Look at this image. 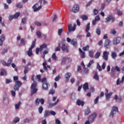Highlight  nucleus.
<instances>
[{"instance_id": "obj_39", "label": "nucleus", "mask_w": 124, "mask_h": 124, "mask_svg": "<svg viewBox=\"0 0 124 124\" xmlns=\"http://www.w3.org/2000/svg\"><path fill=\"white\" fill-rule=\"evenodd\" d=\"M96 33L98 35H100V33H101V31H100V29L98 28L96 29Z\"/></svg>"}, {"instance_id": "obj_8", "label": "nucleus", "mask_w": 124, "mask_h": 124, "mask_svg": "<svg viewBox=\"0 0 124 124\" xmlns=\"http://www.w3.org/2000/svg\"><path fill=\"white\" fill-rule=\"evenodd\" d=\"M38 5V3H36L32 6L34 12H36V11H38V10H40V9H41L42 6H40L38 7H37Z\"/></svg>"}, {"instance_id": "obj_55", "label": "nucleus", "mask_w": 124, "mask_h": 124, "mask_svg": "<svg viewBox=\"0 0 124 124\" xmlns=\"http://www.w3.org/2000/svg\"><path fill=\"white\" fill-rule=\"evenodd\" d=\"M35 103L36 105H37V106H38V105H39L40 101H39V98H37L35 100Z\"/></svg>"}, {"instance_id": "obj_59", "label": "nucleus", "mask_w": 124, "mask_h": 124, "mask_svg": "<svg viewBox=\"0 0 124 124\" xmlns=\"http://www.w3.org/2000/svg\"><path fill=\"white\" fill-rule=\"evenodd\" d=\"M39 101L42 105H43V104H44V102H45V100L43 98L39 99Z\"/></svg>"}, {"instance_id": "obj_16", "label": "nucleus", "mask_w": 124, "mask_h": 124, "mask_svg": "<svg viewBox=\"0 0 124 124\" xmlns=\"http://www.w3.org/2000/svg\"><path fill=\"white\" fill-rule=\"evenodd\" d=\"M78 50L80 54L81 58H82V59H84V58L86 57V53L80 48L78 49Z\"/></svg>"}, {"instance_id": "obj_1", "label": "nucleus", "mask_w": 124, "mask_h": 124, "mask_svg": "<svg viewBox=\"0 0 124 124\" xmlns=\"http://www.w3.org/2000/svg\"><path fill=\"white\" fill-rule=\"evenodd\" d=\"M31 80L33 81V83L31 84V92L30 95L32 96L34 94H35L37 93L38 89L36 88L37 87V82L34 81V76L32 75L31 76Z\"/></svg>"}, {"instance_id": "obj_20", "label": "nucleus", "mask_w": 124, "mask_h": 124, "mask_svg": "<svg viewBox=\"0 0 124 124\" xmlns=\"http://www.w3.org/2000/svg\"><path fill=\"white\" fill-rule=\"evenodd\" d=\"M83 89L84 92L89 90V83L88 82L85 83L83 85Z\"/></svg>"}, {"instance_id": "obj_18", "label": "nucleus", "mask_w": 124, "mask_h": 124, "mask_svg": "<svg viewBox=\"0 0 124 124\" xmlns=\"http://www.w3.org/2000/svg\"><path fill=\"white\" fill-rule=\"evenodd\" d=\"M77 104L78 106H84V104H85V102L81 101L80 99H78L77 101Z\"/></svg>"}, {"instance_id": "obj_64", "label": "nucleus", "mask_w": 124, "mask_h": 124, "mask_svg": "<svg viewBox=\"0 0 124 124\" xmlns=\"http://www.w3.org/2000/svg\"><path fill=\"white\" fill-rule=\"evenodd\" d=\"M93 13L94 15H97L98 13V10H96V9H94L93 10Z\"/></svg>"}, {"instance_id": "obj_42", "label": "nucleus", "mask_w": 124, "mask_h": 124, "mask_svg": "<svg viewBox=\"0 0 124 124\" xmlns=\"http://www.w3.org/2000/svg\"><path fill=\"white\" fill-rule=\"evenodd\" d=\"M20 44L21 45H23V46H25L26 45V42L25 41V40H24L23 38H22L20 40Z\"/></svg>"}, {"instance_id": "obj_31", "label": "nucleus", "mask_w": 124, "mask_h": 124, "mask_svg": "<svg viewBox=\"0 0 124 124\" xmlns=\"http://www.w3.org/2000/svg\"><path fill=\"white\" fill-rule=\"evenodd\" d=\"M43 65L45 70H46V71H48V69H47V66H46V65H47V62H44L43 63Z\"/></svg>"}, {"instance_id": "obj_21", "label": "nucleus", "mask_w": 124, "mask_h": 124, "mask_svg": "<svg viewBox=\"0 0 124 124\" xmlns=\"http://www.w3.org/2000/svg\"><path fill=\"white\" fill-rule=\"evenodd\" d=\"M66 63V57H63L61 60V65H65Z\"/></svg>"}, {"instance_id": "obj_46", "label": "nucleus", "mask_w": 124, "mask_h": 124, "mask_svg": "<svg viewBox=\"0 0 124 124\" xmlns=\"http://www.w3.org/2000/svg\"><path fill=\"white\" fill-rule=\"evenodd\" d=\"M90 31V23H88L86 26V29L85 30L86 32H88Z\"/></svg>"}, {"instance_id": "obj_41", "label": "nucleus", "mask_w": 124, "mask_h": 124, "mask_svg": "<svg viewBox=\"0 0 124 124\" xmlns=\"http://www.w3.org/2000/svg\"><path fill=\"white\" fill-rule=\"evenodd\" d=\"M71 43L72 44V45H75L76 44H77V40L75 39H73L71 41Z\"/></svg>"}, {"instance_id": "obj_12", "label": "nucleus", "mask_w": 124, "mask_h": 124, "mask_svg": "<svg viewBox=\"0 0 124 124\" xmlns=\"http://www.w3.org/2000/svg\"><path fill=\"white\" fill-rule=\"evenodd\" d=\"M72 11L74 13H76L79 11V6L78 5H74L72 8Z\"/></svg>"}, {"instance_id": "obj_63", "label": "nucleus", "mask_w": 124, "mask_h": 124, "mask_svg": "<svg viewBox=\"0 0 124 124\" xmlns=\"http://www.w3.org/2000/svg\"><path fill=\"white\" fill-rule=\"evenodd\" d=\"M49 94H55V90L51 89L49 92Z\"/></svg>"}, {"instance_id": "obj_43", "label": "nucleus", "mask_w": 124, "mask_h": 124, "mask_svg": "<svg viewBox=\"0 0 124 124\" xmlns=\"http://www.w3.org/2000/svg\"><path fill=\"white\" fill-rule=\"evenodd\" d=\"M16 7H17V8H23V4H21L19 3H16Z\"/></svg>"}, {"instance_id": "obj_38", "label": "nucleus", "mask_w": 124, "mask_h": 124, "mask_svg": "<svg viewBox=\"0 0 124 124\" xmlns=\"http://www.w3.org/2000/svg\"><path fill=\"white\" fill-rule=\"evenodd\" d=\"M89 49H90V46L89 45H87L86 46H84L82 48L83 51H89Z\"/></svg>"}, {"instance_id": "obj_45", "label": "nucleus", "mask_w": 124, "mask_h": 124, "mask_svg": "<svg viewBox=\"0 0 124 124\" xmlns=\"http://www.w3.org/2000/svg\"><path fill=\"white\" fill-rule=\"evenodd\" d=\"M27 17L22 18L21 22L23 24H27Z\"/></svg>"}, {"instance_id": "obj_36", "label": "nucleus", "mask_w": 124, "mask_h": 124, "mask_svg": "<svg viewBox=\"0 0 124 124\" xmlns=\"http://www.w3.org/2000/svg\"><path fill=\"white\" fill-rule=\"evenodd\" d=\"M28 71H29V67H28V66H25L24 70V73L25 75H26L27 73H28Z\"/></svg>"}, {"instance_id": "obj_26", "label": "nucleus", "mask_w": 124, "mask_h": 124, "mask_svg": "<svg viewBox=\"0 0 124 124\" xmlns=\"http://www.w3.org/2000/svg\"><path fill=\"white\" fill-rule=\"evenodd\" d=\"M93 79L95 80H97V81H99V77L98 76V74H97V72H96L94 74L93 76Z\"/></svg>"}, {"instance_id": "obj_44", "label": "nucleus", "mask_w": 124, "mask_h": 124, "mask_svg": "<svg viewBox=\"0 0 124 124\" xmlns=\"http://www.w3.org/2000/svg\"><path fill=\"white\" fill-rule=\"evenodd\" d=\"M36 33V35L38 36L39 38H41V37H42V36H41V32H40V31H37Z\"/></svg>"}, {"instance_id": "obj_24", "label": "nucleus", "mask_w": 124, "mask_h": 124, "mask_svg": "<svg viewBox=\"0 0 124 124\" xmlns=\"http://www.w3.org/2000/svg\"><path fill=\"white\" fill-rule=\"evenodd\" d=\"M50 111L46 110L45 111L44 116L45 118H47L48 116H50Z\"/></svg>"}, {"instance_id": "obj_15", "label": "nucleus", "mask_w": 124, "mask_h": 124, "mask_svg": "<svg viewBox=\"0 0 124 124\" xmlns=\"http://www.w3.org/2000/svg\"><path fill=\"white\" fill-rule=\"evenodd\" d=\"M110 43H111V41L109 39H106L104 43V47L108 49V46H109Z\"/></svg>"}, {"instance_id": "obj_28", "label": "nucleus", "mask_w": 124, "mask_h": 124, "mask_svg": "<svg viewBox=\"0 0 124 124\" xmlns=\"http://www.w3.org/2000/svg\"><path fill=\"white\" fill-rule=\"evenodd\" d=\"M114 99L115 100H117V102H121L122 101V97H118V96L117 95H115Z\"/></svg>"}, {"instance_id": "obj_25", "label": "nucleus", "mask_w": 124, "mask_h": 124, "mask_svg": "<svg viewBox=\"0 0 124 124\" xmlns=\"http://www.w3.org/2000/svg\"><path fill=\"white\" fill-rule=\"evenodd\" d=\"M80 18L83 20V21H86V20L89 19L88 16H86V15H81L80 16Z\"/></svg>"}, {"instance_id": "obj_9", "label": "nucleus", "mask_w": 124, "mask_h": 124, "mask_svg": "<svg viewBox=\"0 0 124 124\" xmlns=\"http://www.w3.org/2000/svg\"><path fill=\"white\" fill-rule=\"evenodd\" d=\"M120 42H121V37H120L114 38L112 41L113 44L115 46L118 45Z\"/></svg>"}, {"instance_id": "obj_3", "label": "nucleus", "mask_w": 124, "mask_h": 124, "mask_svg": "<svg viewBox=\"0 0 124 124\" xmlns=\"http://www.w3.org/2000/svg\"><path fill=\"white\" fill-rule=\"evenodd\" d=\"M36 42V39H34V40L32 42V44L29 50L27 51V55L29 57H31L32 56V49L35 47V43Z\"/></svg>"}, {"instance_id": "obj_51", "label": "nucleus", "mask_w": 124, "mask_h": 124, "mask_svg": "<svg viewBox=\"0 0 124 124\" xmlns=\"http://www.w3.org/2000/svg\"><path fill=\"white\" fill-rule=\"evenodd\" d=\"M52 58L53 60H57L58 57H57V55H56V53H54L52 55Z\"/></svg>"}, {"instance_id": "obj_29", "label": "nucleus", "mask_w": 124, "mask_h": 124, "mask_svg": "<svg viewBox=\"0 0 124 124\" xmlns=\"http://www.w3.org/2000/svg\"><path fill=\"white\" fill-rule=\"evenodd\" d=\"M66 61L67 62V63H71V62H72V59L70 57L66 58Z\"/></svg>"}, {"instance_id": "obj_5", "label": "nucleus", "mask_w": 124, "mask_h": 124, "mask_svg": "<svg viewBox=\"0 0 124 124\" xmlns=\"http://www.w3.org/2000/svg\"><path fill=\"white\" fill-rule=\"evenodd\" d=\"M44 48H47V45L45 43H44L43 45L40 46V48L37 47L36 49V54L37 55H38V54H39V51H40V52H42V51L43 50V49H44Z\"/></svg>"}, {"instance_id": "obj_52", "label": "nucleus", "mask_w": 124, "mask_h": 124, "mask_svg": "<svg viewBox=\"0 0 124 124\" xmlns=\"http://www.w3.org/2000/svg\"><path fill=\"white\" fill-rule=\"evenodd\" d=\"M8 50L7 48L4 49L1 52L2 55H4V54H6V53H7V51Z\"/></svg>"}, {"instance_id": "obj_56", "label": "nucleus", "mask_w": 124, "mask_h": 124, "mask_svg": "<svg viewBox=\"0 0 124 124\" xmlns=\"http://www.w3.org/2000/svg\"><path fill=\"white\" fill-rule=\"evenodd\" d=\"M41 82L43 84V83H47V78H43L41 79Z\"/></svg>"}, {"instance_id": "obj_14", "label": "nucleus", "mask_w": 124, "mask_h": 124, "mask_svg": "<svg viewBox=\"0 0 124 124\" xmlns=\"http://www.w3.org/2000/svg\"><path fill=\"white\" fill-rule=\"evenodd\" d=\"M70 77H71V73L68 72L65 74L64 78L66 79V82L69 81Z\"/></svg>"}, {"instance_id": "obj_6", "label": "nucleus", "mask_w": 124, "mask_h": 124, "mask_svg": "<svg viewBox=\"0 0 124 124\" xmlns=\"http://www.w3.org/2000/svg\"><path fill=\"white\" fill-rule=\"evenodd\" d=\"M22 85H23V83L19 80L16 81V84L14 87L15 91H19V89H20Z\"/></svg>"}, {"instance_id": "obj_10", "label": "nucleus", "mask_w": 124, "mask_h": 124, "mask_svg": "<svg viewBox=\"0 0 124 124\" xmlns=\"http://www.w3.org/2000/svg\"><path fill=\"white\" fill-rule=\"evenodd\" d=\"M108 56H109V52L106 51L103 52V59L104 61H108Z\"/></svg>"}, {"instance_id": "obj_13", "label": "nucleus", "mask_w": 124, "mask_h": 124, "mask_svg": "<svg viewBox=\"0 0 124 124\" xmlns=\"http://www.w3.org/2000/svg\"><path fill=\"white\" fill-rule=\"evenodd\" d=\"M5 40V36L4 34H2L0 37V46H2L3 41Z\"/></svg>"}, {"instance_id": "obj_62", "label": "nucleus", "mask_w": 124, "mask_h": 124, "mask_svg": "<svg viewBox=\"0 0 124 124\" xmlns=\"http://www.w3.org/2000/svg\"><path fill=\"white\" fill-rule=\"evenodd\" d=\"M115 68H111V74H115V73H116V71H115Z\"/></svg>"}, {"instance_id": "obj_50", "label": "nucleus", "mask_w": 124, "mask_h": 124, "mask_svg": "<svg viewBox=\"0 0 124 124\" xmlns=\"http://www.w3.org/2000/svg\"><path fill=\"white\" fill-rule=\"evenodd\" d=\"M63 31V30L62 29H60L58 30V34L61 36L62 35V33Z\"/></svg>"}, {"instance_id": "obj_58", "label": "nucleus", "mask_w": 124, "mask_h": 124, "mask_svg": "<svg viewBox=\"0 0 124 124\" xmlns=\"http://www.w3.org/2000/svg\"><path fill=\"white\" fill-rule=\"evenodd\" d=\"M98 99H99V96H97L94 100V104H97V103L98 102Z\"/></svg>"}, {"instance_id": "obj_40", "label": "nucleus", "mask_w": 124, "mask_h": 124, "mask_svg": "<svg viewBox=\"0 0 124 124\" xmlns=\"http://www.w3.org/2000/svg\"><path fill=\"white\" fill-rule=\"evenodd\" d=\"M38 112L40 114H42V112H43V107H42V106H40L39 107Z\"/></svg>"}, {"instance_id": "obj_33", "label": "nucleus", "mask_w": 124, "mask_h": 124, "mask_svg": "<svg viewBox=\"0 0 124 124\" xmlns=\"http://www.w3.org/2000/svg\"><path fill=\"white\" fill-rule=\"evenodd\" d=\"M111 58L115 60L117 58V53L115 52H112L111 53Z\"/></svg>"}, {"instance_id": "obj_7", "label": "nucleus", "mask_w": 124, "mask_h": 124, "mask_svg": "<svg viewBox=\"0 0 124 124\" xmlns=\"http://www.w3.org/2000/svg\"><path fill=\"white\" fill-rule=\"evenodd\" d=\"M76 27H77L76 24H74L73 27H72V24H69L68 26V31L70 32L71 31H74L76 30Z\"/></svg>"}, {"instance_id": "obj_57", "label": "nucleus", "mask_w": 124, "mask_h": 124, "mask_svg": "<svg viewBox=\"0 0 124 124\" xmlns=\"http://www.w3.org/2000/svg\"><path fill=\"white\" fill-rule=\"evenodd\" d=\"M60 79H61V76L59 75L58 76L56 77V78H55V80L56 81V82H58V81H59V80H60Z\"/></svg>"}, {"instance_id": "obj_27", "label": "nucleus", "mask_w": 124, "mask_h": 124, "mask_svg": "<svg viewBox=\"0 0 124 124\" xmlns=\"http://www.w3.org/2000/svg\"><path fill=\"white\" fill-rule=\"evenodd\" d=\"M0 76H3V75H5L6 76L7 75V72L4 69H3L1 72H0Z\"/></svg>"}, {"instance_id": "obj_17", "label": "nucleus", "mask_w": 124, "mask_h": 124, "mask_svg": "<svg viewBox=\"0 0 124 124\" xmlns=\"http://www.w3.org/2000/svg\"><path fill=\"white\" fill-rule=\"evenodd\" d=\"M60 44H61V45H62L61 46V49L62 50V51H65L66 50V49H67V48L68 47V46H65V44L61 42Z\"/></svg>"}, {"instance_id": "obj_11", "label": "nucleus", "mask_w": 124, "mask_h": 124, "mask_svg": "<svg viewBox=\"0 0 124 124\" xmlns=\"http://www.w3.org/2000/svg\"><path fill=\"white\" fill-rule=\"evenodd\" d=\"M106 20L105 21L106 23H108L109 21H112V22L113 23V22L115 21V18L113 17V16L110 15L108 16V17L106 18Z\"/></svg>"}, {"instance_id": "obj_61", "label": "nucleus", "mask_w": 124, "mask_h": 124, "mask_svg": "<svg viewBox=\"0 0 124 124\" xmlns=\"http://www.w3.org/2000/svg\"><path fill=\"white\" fill-rule=\"evenodd\" d=\"M114 69L116 71H118V72H120L121 71V69L118 66H116Z\"/></svg>"}, {"instance_id": "obj_23", "label": "nucleus", "mask_w": 124, "mask_h": 124, "mask_svg": "<svg viewBox=\"0 0 124 124\" xmlns=\"http://www.w3.org/2000/svg\"><path fill=\"white\" fill-rule=\"evenodd\" d=\"M90 113H91V109L90 108H88L84 110V115L85 116L89 115Z\"/></svg>"}, {"instance_id": "obj_54", "label": "nucleus", "mask_w": 124, "mask_h": 124, "mask_svg": "<svg viewBox=\"0 0 124 124\" xmlns=\"http://www.w3.org/2000/svg\"><path fill=\"white\" fill-rule=\"evenodd\" d=\"M94 62V61H93V60H91L87 65L88 67H90L91 64H93V63Z\"/></svg>"}, {"instance_id": "obj_32", "label": "nucleus", "mask_w": 124, "mask_h": 124, "mask_svg": "<svg viewBox=\"0 0 124 124\" xmlns=\"http://www.w3.org/2000/svg\"><path fill=\"white\" fill-rule=\"evenodd\" d=\"M100 55H101L100 52L99 51L97 52L94 55L95 59H98V58L100 57Z\"/></svg>"}, {"instance_id": "obj_60", "label": "nucleus", "mask_w": 124, "mask_h": 124, "mask_svg": "<svg viewBox=\"0 0 124 124\" xmlns=\"http://www.w3.org/2000/svg\"><path fill=\"white\" fill-rule=\"evenodd\" d=\"M97 69H98L99 71H101V70H102V69H101V66H100V65H99V63H97Z\"/></svg>"}, {"instance_id": "obj_4", "label": "nucleus", "mask_w": 124, "mask_h": 124, "mask_svg": "<svg viewBox=\"0 0 124 124\" xmlns=\"http://www.w3.org/2000/svg\"><path fill=\"white\" fill-rule=\"evenodd\" d=\"M117 112H119V109L117 107H112V110L109 114V117L110 118H114V115H116Z\"/></svg>"}, {"instance_id": "obj_35", "label": "nucleus", "mask_w": 124, "mask_h": 124, "mask_svg": "<svg viewBox=\"0 0 124 124\" xmlns=\"http://www.w3.org/2000/svg\"><path fill=\"white\" fill-rule=\"evenodd\" d=\"M12 60H13V58H10L9 59L8 62L7 63V66H10V65L12 63Z\"/></svg>"}, {"instance_id": "obj_30", "label": "nucleus", "mask_w": 124, "mask_h": 124, "mask_svg": "<svg viewBox=\"0 0 124 124\" xmlns=\"http://www.w3.org/2000/svg\"><path fill=\"white\" fill-rule=\"evenodd\" d=\"M116 11H117V15L118 16H122L123 15V12L120 10V9H118V8H116Z\"/></svg>"}, {"instance_id": "obj_19", "label": "nucleus", "mask_w": 124, "mask_h": 124, "mask_svg": "<svg viewBox=\"0 0 124 124\" xmlns=\"http://www.w3.org/2000/svg\"><path fill=\"white\" fill-rule=\"evenodd\" d=\"M48 86L49 87L50 85L47 82L43 83L42 85L43 90H48Z\"/></svg>"}, {"instance_id": "obj_53", "label": "nucleus", "mask_w": 124, "mask_h": 124, "mask_svg": "<svg viewBox=\"0 0 124 124\" xmlns=\"http://www.w3.org/2000/svg\"><path fill=\"white\" fill-rule=\"evenodd\" d=\"M20 105H21V102H19L18 104L15 105V108L16 109H19V107H20Z\"/></svg>"}, {"instance_id": "obj_37", "label": "nucleus", "mask_w": 124, "mask_h": 124, "mask_svg": "<svg viewBox=\"0 0 124 124\" xmlns=\"http://www.w3.org/2000/svg\"><path fill=\"white\" fill-rule=\"evenodd\" d=\"M13 16H14V19H18V17L20 16V13L19 12L16 13Z\"/></svg>"}, {"instance_id": "obj_47", "label": "nucleus", "mask_w": 124, "mask_h": 124, "mask_svg": "<svg viewBox=\"0 0 124 124\" xmlns=\"http://www.w3.org/2000/svg\"><path fill=\"white\" fill-rule=\"evenodd\" d=\"M58 51H61V44H59L58 46L55 48V52H58Z\"/></svg>"}, {"instance_id": "obj_22", "label": "nucleus", "mask_w": 124, "mask_h": 124, "mask_svg": "<svg viewBox=\"0 0 124 124\" xmlns=\"http://www.w3.org/2000/svg\"><path fill=\"white\" fill-rule=\"evenodd\" d=\"M113 94V93L112 92H110L109 93L106 94V100H109V99H110V98H111V96H112Z\"/></svg>"}, {"instance_id": "obj_48", "label": "nucleus", "mask_w": 124, "mask_h": 124, "mask_svg": "<svg viewBox=\"0 0 124 124\" xmlns=\"http://www.w3.org/2000/svg\"><path fill=\"white\" fill-rule=\"evenodd\" d=\"M89 55L90 58H93V51H89Z\"/></svg>"}, {"instance_id": "obj_2", "label": "nucleus", "mask_w": 124, "mask_h": 124, "mask_svg": "<svg viewBox=\"0 0 124 124\" xmlns=\"http://www.w3.org/2000/svg\"><path fill=\"white\" fill-rule=\"evenodd\" d=\"M96 117H97V113L96 112L93 113L92 115L89 116L88 117V121H86V122L85 123V124H90V122L93 123Z\"/></svg>"}, {"instance_id": "obj_34", "label": "nucleus", "mask_w": 124, "mask_h": 124, "mask_svg": "<svg viewBox=\"0 0 124 124\" xmlns=\"http://www.w3.org/2000/svg\"><path fill=\"white\" fill-rule=\"evenodd\" d=\"M20 121V118L18 117H16L14 120H13L14 124H17L18 122Z\"/></svg>"}, {"instance_id": "obj_49", "label": "nucleus", "mask_w": 124, "mask_h": 124, "mask_svg": "<svg viewBox=\"0 0 124 124\" xmlns=\"http://www.w3.org/2000/svg\"><path fill=\"white\" fill-rule=\"evenodd\" d=\"M36 79H38V82L41 81V76L40 75H38L36 76Z\"/></svg>"}]
</instances>
